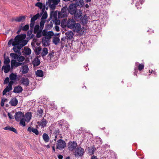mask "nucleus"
<instances>
[{"label":"nucleus","instance_id":"f257e3e1","mask_svg":"<svg viewBox=\"0 0 159 159\" xmlns=\"http://www.w3.org/2000/svg\"><path fill=\"white\" fill-rule=\"evenodd\" d=\"M26 37L25 34H21L17 35L14 39H11L8 43V45L11 44L14 46L13 49L15 52H18L21 48L25 45L27 41L24 39Z\"/></svg>","mask_w":159,"mask_h":159},{"label":"nucleus","instance_id":"f03ea898","mask_svg":"<svg viewBox=\"0 0 159 159\" xmlns=\"http://www.w3.org/2000/svg\"><path fill=\"white\" fill-rule=\"evenodd\" d=\"M60 1V0H48L46 3V9L48 10L49 7L51 10H54Z\"/></svg>","mask_w":159,"mask_h":159},{"label":"nucleus","instance_id":"7ed1b4c3","mask_svg":"<svg viewBox=\"0 0 159 159\" xmlns=\"http://www.w3.org/2000/svg\"><path fill=\"white\" fill-rule=\"evenodd\" d=\"M77 8L75 4H71L68 7L69 13L71 15H74L77 11Z\"/></svg>","mask_w":159,"mask_h":159},{"label":"nucleus","instance_id":"20e7f679","mask_svg":"<svg viewBox=\"0 0 159 159\" xmlns=\"http://www.w3.org/2000/svg\"><path fill=\"white\" fill-rule=\"evenodd\" d=\"M68 8H67V7H64L61 9V17H67L69 14Z\"/></svg>","mask_w":159,"mask_h":159},{"label":"nucleus","instance_id":"39448f33","mask_svg":"<svg viewBox=\"0 0 159 159\" xmlns=\"http://www.w3.org/2000/svg\"><path fill=\"white\" fill-rule=\"evenodd\" d=\"M24 113L21 111H18L15 113V117L16 120L19 121L22 119H23L24 116Z\"/></svg>","mask_w":159,"mask_h":159},{"label":"nucleus","instance_id":"423d86ee","mask_svg":"<svg viewBox=\"0 0 159 159\" xmlns=\"http://www.w3.org/2000/svg\"><path fill=\"white\" fill-rule=\"evenodd\" d=\"M77 146L76 142L75 141L69 142L68 145V148L70 151H73Z\"/></svg>","mask_w":159,"mask_h":159},{"label":"nucleus","instance_id":"0eeeda50","mask_svg":"<svg viewBox=\"0 0 159 159\" xmlns=\"http://www.w3.org/2000/svg\"><path fill=\"white\" fill-rule=\"evenodd\" d=\"M82 12L80 10H78L74 14V19L77 21H79L82 18Z\"/></svg>","mask_w":159,"mask_h":159},{"label":"nucleus","instance_id":"6e6552de","mask_svg":"<svg viewBox=\"0 0 159 159\" xmlns=\"http://www.w3.org/2000/svg\"><path fill=\"white\" fill-rule=\"evenodd\" d=\"M75 21L72 19L70 18L68 20L67 22V26L70 29H72L74 28Z\"/></svg>","mask_w":159,"mask_h":159},{"label":"nucleus","instance_id":"1a4fd4ad","mask_svg":"<svg viewBox=\"0 0 159 159\" xmlns=\"http://www.w3.org/2000/svg\"><path fill=\"white\" fill-rule=\"evenodd\" d=\"M66 146V143L63 140L60 139L57 141V147L59 149H62Z\"/></svg>","mask_w":159,"mask_h":159},{"label":"nucleus","instance_id":"9d476101","mask_svg":"<svg viewBox=\"0 0 159 159\" xmlns=\"http://www.w3.org/2000/svg\"><path fill=\"white\" fill-rule=\"evenodd\" d=\"M84 150L80 147L77 148L75 150L76 156H82L84 153Z\"/></svg>","mask_w":159,"mask_h":159},{"label":"nucleus","instance_id":"9b49d317","mask_svg":"<svg viewBox=\"0 0 159 159\" xmlns=\"http://www.w3.org/2000/svg\"><path fill=\"white\" fill-rule=\"evenodd\" d=\"M22 64H24L23 63L17 62L15 60H12L11 61V66L12 68L13 66H15L16 67H17L21 65Z\"/></svg>","mask_w":159,"mask_h":159},{"label":"nucleus","instance_id":"f8f14e48","mask_svg":"<svg viewBox=\"0 0 159 159\" xmlns=\"http://www.w3.org/2000/svg\"><path fill=\"white\" fill-rule=\"evenodd\" d=\"M75 1V4L76 7L81 8L84 6V3L83 0H76Z\"/></svg>","mask_w":159,"mask_h":159},{"label":"nucleus","instance_id":"ddd939ff","mask_svg":"<svg viewBox=\"0 0 159 159\" xmlns=\"http://www.w3.org/2000/svg\"><path fill=\"white\" fill-rule=\"evenodd\" d=\"M25 16L16 17L15 18H12V21L15 20L18 22H23L25 20Z\"/></svg>","mask_w":159,"mask_h":159},{"label":"nucleus","instance_id":"4468645a","mask_svg":"<svg viewBox=\"0 0 159 159\" xmlns=\"http://www.w3.org/2000/svg\"><path fill=\"white\" fill-rule=\"evenodd\" d=\"M40 63V61L39 59L38 56H37L36 57L34 58L32 62V63L34 66H38Z\"/></svg>","mask_w":159,"mask_h":159},{"label":"nucleus","instance_id":"2eb2a0df","mask_svg":"<svg viewBox=\"0 0 159 159\" xmlns=\"http://www.w3.org/2000/svg\"><path fill=\"white\" fill-rule=\"evenodd\" d=\"M20 82L22 84L26 86L28 85L29 83L28 79L24 77L22 78L20 80Z\"/></svg>","mask_w":159,"mask_h":159},{"label":"nucleus","instance_id":"dca6fc26","mask_svg":"<svg viewBox=\"0 0 159 159\" xmlns=\"http://www.w3.org/2000/svg\"><path fill=\"white\" fill-rule=\"evenodd\" d=\"M66 37L67 39H72L74 35L73 33L71 31H68L65 33Z\"/></svg>","mask_w":159,"mask_h":159},{"label":"nucleus","instance_id":"f3484780","mask_svg":"<svg viewBox=\"0 0 159 159\" xmlns=\"http://www.w3.org/2000/svg\"><path fill=\"white\" fill-rule=\"evenodd\" d=\"M29 71V68L27 65H25L22 66V68L20 71H22V74H26Z\"/></svg>","mask_w":159,"mask_h":159},{"label":"nucleus","instance_id":"a211bd4d","mask_svg":"<svg viewBox=\"0 0 159 159\" xmlns=\"http://www.w3.org/2000/svg\"><path fill=\"white\" fill-rule=\"evenodd\" d=\"M22 91V87L20 86H17L15 87L13 92L16 93H19L21 92Z\"/></svg>","mask_w":159,"mask_h":159},{"label":"nucleus","instance_id":"6ab92c4d","mask_svg":"<svg viewBox=\"0 0 159 159\" xmlns=\"http://www.w3.org/2000/svg\"><path fill=\"white\" fill-rule=\"evenodd\" d=\"M27 130L30 132H32L36 135H38L39 134L38 130L33 127H29L27 129Z\"/></svg>","mask_w":159,"mask_h":159},{"label":"nucleus","instance_id":"aec40b11","mask_svg":"<svg viewBox=\"0 0 159 159\" xmlns=\"http://www.w3.org/2000/svg\"><path fill=\"white\" fill-rule=\"evenodd\" d=\"M49 39L45 37L42 39V43L44 46H47L49 45Z\"/></svg>","mask_w":159,"mask_h":159},{"label":"nucleus","instance_id":"412c9836","mask_svg":"<svg viewBox=\"0 0 159 159\" xmlns=\"http://www.w3.org/2000/svg\"><path fill=\"white\" fill-rule=\"evenodd\" d=\"M17 99L15 98H13L9 102V104L12 106H16L18 103Z\"/></svg>","mask_w":159,"mask_h":159},{"label":"nucleus","instance_id":"4be33fe9","mask_svg":"<svg viewBox=\"0 0 159 159\" xmlns=\"http://www.w3.org/2000/svg\"><path fill=\"white\" fill-rule=\"evenodd\" d=\"M74 28H72L75 32H78L81 30V25L79 23H76L75 24Z\"/></svg>","mask_w":159,"mask_h":159},{"label":"nucleus","instance_id":"5701e85b","mask_svg":"<svg viewBox=\"0 0 159 159\" xmlns=\"http://www.w3.org/2000/svg\"><path fill=\"white\" fill-rule=\"evenodd\" d=\"M10 66L9 65H7L6 66H3L2 67V70H4V72L6 73H7L10 71Z\"/></svg>","mask_w":159,"mask_h":159},{"label":"nucleus","instance_id":"b1692460","mask_svg":"<svg viewBox=\"0 0 159 159\" xmlns=\"http://www.w3.org/2000/svg\"><path fill=\"white\" fill-rule=\"evenodd\" d=\"M32 115L31 112H28L25 114V121L29 122L31 118Z\"/></svg>","mask_w":159,"mask_h":159},{"label":"nucleus","instance_id":"393cba45","mask_svg":"<svg viewBox=\"0 0 159 159\" xmlns=\"http://www.w3.org/2000/svg\"><path fill=\"white\" fill-rule=\"evenodd\" d=\"M57 13L56 11H51L50 18L51 19L54 18L55 19L57 18Z\"/></svg>","mask_w":159,"mask_h":159},{"label":"nucleus","instance_id":"a878e982","mask_svg":"<svg viewBox=\"0 0 159 159\" xmlns=\"http://www.w3.org/2000/svg\"><path fill=\"white\" fill-rule=\"evenodd\" d=\"M48 49L46 48H44L42 49V51L41 53V56L43 57L45 56L48 53Z\"/></svg>","mask_w":159,"mask_h":159},{"label":"nucleus","instance_id":"bb28decb","mask_svg":"<svg viewBox=\"0 0 159 159\" xmlns=\"http://www.w3.org/2000/svg\"><path fill=\"white\" fill-rule=\"evenodd\" d=\"M9 78L11 80L15 81L17 78V75L16 74L12 73L10 75Z\"/></svg>","mask_w":159,"mask_h":159},{"label":"nucleus","instance_id":"cd10ccee","mask_svg":"<svg viewBox=\"0 0 159 159\" xmlns=\"http://www.w3.org/2000/svg\"><path fill=\"white\" fill-rule=\"evenodd\" d=\"M36 75L39 77H42L43 76V72L41 70H38L35 73Z\"/></svg>","mask_w":159,"mask_h":159},{"label":"nucleus","instance_id":"c85d7f7f","mask_svg":"<svg viewBox=\"0 0 159 159\" xmlns=\"http://www.w3.org/2000/svg\"><path fill=\"white\" fill-rule=\"evenodd\" d=\"M43 138L44 141L47 143L49 141V137L48 135L46 133H44L43 135Z\"/></svg>","mask_w":159,"mask_h":159},{"label":"nucleus","instance_id":"c756f323","mask_svg":"<svg viewBox=\"0 0 159 159\" xmlns=\"http://www.w3.org/2000/svg\"><path fill=\"white\" fill-rule=\"evenodd\" d=\"M12 89V88L11 87L9 86L8 85L7 86L4 90L2 92L3 95H5L7 92H8L11 90Z\"/></svg>","mask_w":159,"mask_h":159},{"label":"nucleus","instance_id":"7c9ffc66","mask_svg":"<svg viewBox=\"0 0 159 159\" xmlns=\"http://www.w3.org/2000/svg\"><path fill=\"white\" fill-rule=\"evenodd\" d=\"M86 17L85 15L84 17L82 16L81 19L79 21H80L81 23H82L83 25L86 24L87 22Z\"/></svg>","mask_w":159,"mask_h":159},{"label":"nucleus","instance_id":"2f4dec72","mask_svg":"<svg viewBox=\"0 0 159 159\" xmlns=\"http://www.w3.org/2000/svg\"><path fill=\"white\" fill-rule=\"evenodd\" d=\"M44 117L45 116H44ZM47 123V121L43 118L41 120L40 125L42 127H44L46 126Z\"/></svg>","mask_w":159,"mask_h":159},{"label":"nucleus","instance_id":"473e14b6","mask_svg":"<svg viewBox=\"0 0 159 159\" xmlns=\"http://www.w3.org/2000/svg\"><path fill=\"white\" fill-rule=\"evenodd\" d=\"M54 56V52L52 51L50 52H49L47 56V58L49 59L50 61H51V58Z\"/></svg>","mask_w":159,"mask_h":159},{"label":"nucleus","instance_id":"72a5a7b5","mask_svg":"<svg viewBox=\"0 0 159 159\" xmlns=\"http://www.w3.org/2000/svg\"><path fill=\"white\" fill-rule=\"evenodd\" d=\"M43 112V111L42 109H38L37 111V116L40 118L42 117Z\"/></svg>","mask_w":159,"mask_h":159},{"label":"nucleus","instance_id":"f704fd0d","mask_svg":"<svg viewBox=\"0 0 159 159\" xmlns=\"http://www.w3.org/2000/svg\"><path fill=\"white\" fill-rule=\"evenodd\" d=\"M60 41L59 38L57 37L53 38L52 39L53 43L55 45H57L58 43H59Z\"/></svg>","mask_w":159,"mask_h":159},{"label":"nucleus","instance_id":"c9c22d12","mask_svg":"<svg viewBox=\"0 0 159 159\" xmlns=\"http://www.w3.org/2000/svg\"><path fill=\"white\" fill-rule=\"evenodd\" d=\"M53 34L54 33L52 32L49 31L48 32L47 35L46 37V38H47L48 39H50L51 38L52 36L53 35Z\"/></svg>","mask_w":159,"mask_h":159},{"label":"nucleus","instance_id":"e433bc0d","mask_svg":"<svg viewBox=\"0 0 159 159\" xmlns=\"http://www.w3.org/2000/svg\"><path fill=\"white\" fill-rule=\"evenodd\" d=\"M53 133L54 134V135H55V139H54V140L55 141H56V138L57 137V135H58L60 133V131H59V129H56L54 130Z\"/></svg>","mask_w":159,"mask_h":159},{"label":"nucleus","instance_id":"4c0bfd02","mask_svg":"<svg viewBox=\"0 0 159 159\" xmlns=\"http://www.w3.org/2000/svg\"><path fill=\"white\" fill-rule=\"evenodd\" d=\"M40 30V29H39V26L38 25H36L34 28V34H36L37 33V32L39 31Z\"/></svg>","mask_w":159,"mask_h":159},{"label":"nucleus","instance_id":"58836bf2","mask_svg":"<svg viewBox=\"0 0 159 159\" xmlns=\"http://www.w3.org/2000/svg\"><path fill=\"white\" fill-rule=\"evenodd\" d=\"M10 62V59L8 57H4V63L6 65H8V64Z\"/></svg>","mask_w":159,"mask_h":159},{"label":"nucleus","instance_id":"ea45409f","mask_svg":"<svg viewBox=\"0 0 159 159\" xmlns=\"http://www.w3.org/2000/svg\"><path fill=\"white\" fill-rule=\"evenodd\" d=\"M42 30L41 29H40L39 31L37 32V33H36V37L37 38H40L42 36Z\"/></svg>","mask_w":159,"mask_h":159},{"label":"nucleus","instance_id":"a19ab883","mask_svg":"<svg viewBox=\"0 0 159 159\" xmlns=\"http://www.w3.org/2000/svg\"><path fill=\"white\" fill-rule=\"evenodd\" d=\"M29 28V25H26L24 26H21V29L23 31H27Z\"/></svg>","mask_w":159,"mask_h":159},{"label":"nucleus","instance_id":"79ce46f5","mask_svg":"<svg viewBox=\"0 0 159 159\" xmlns=\"http://www.w3.org/2000/svg\"><path fill=\"white\" fill-rule=\"evenodd\" d=\"M35 23L30 22V33L31 34L32 33L33 28L34 26Z\"/></svg>","mask_w":159,"mask_h":159},{"label":"nucleus","instance_id":"37998d69","mask_svg":"<svg viewBox=\"0 0 159 159\" xmlns=\"http://www.w3.org/2000/svg\"><path fill=\"white\" fill-rule=\"evenodd\" d=\"M31 52V50L30 48L26 49L25 51V53L27 55H29Z\"/></svg>","mask_w":159,"mask_h":159},{"label":"nucleus","instance_id":"c03bdc74","mask_svg":"<svg viewBox=\"0 0 159 159\" xmlns=\"http://www.w3.org/2000/svg\"><path fill=\"white\" fill-rule=\"evenodd\" d=\"M10 56L11 57L14 59H16L18 57V55L17 54L14 53H11L10 54Z\"/></svg>","mask_w":159,"mask_h":159},{"label":"nucleus","instance_id":"a18cd8bd","mask_svg":"<svg viewBox=\"0 0 159 159\" xmlns=\"http://www.w3.org/2000/svg\"><path fill=\"white\" fill-rule=\"evenodd\" d=\"M17 60L18 61H24L25 59V58L23 56H20L19 57H18V58H17Z\"/></svg>","mask_w":159,"mask_h":159},{"label":"nucleus","instance_id":"49530a36","mask_svg":"<svg viewBox=\"0 0 159 159\" xmlns=\"http://www.w3.org/2000/svg\"><path fill=\"white\" fill-rule=\"evenodd\" d=\"M35 6L36 7H38L40 9H42V8L43 5L42 3L40 2H38L35 4Z\"/></svg>","mask_w":159,"mask_h":159},{"label":"nucleus","instance_id":"de8ad7c7","mask_svg":"<svg viewBox=\"0 0 159 159\" xmlns=\"http://www.w3.org/2000/svg\"><path fill=\"white\" fill-rule=\"evenodd\" d=\"M48 16V14L46 11L45 12L41 17V20H45L46 19Z\"/></svg>","mask_w":159,"mask_h":159},{"label":"nucleus","instance_id":"09e8293b","mask_svg":"<svg viewBox=\"0 0 159 159\" xmlns=\"http://www.w3.org/2000/svg\"><path fill=\"white\" fill-rule=\"evenodd\" d=\"M45 23V21L43 20H42L40 21V29L43 30L44 26V24Z\"/></svg>","mask_w":159,"mask_h":159},{"label":"nucleus","instance_id":"8fccbe9b","mask_svg":"<svg viewBox=\"0 0 159 159\" xmlns=\"http://www.w3.org/2000/svg\"><path fill=\"white\" fill-rule=\"evenodd\" d=\"M7 100V99L6 98H2L1 102V106L2 107L3 106L4 104V102Z\"/></svg>","mask_w":159,"mask_h":159},{"label":"nucleus","instance_id":"3c124183","mask_svg":"<svg viewBox=\"0 0 159 159\" xmlns=\"http://www.w3.org/2000/svg\"><path fill=\"white\" fill-rule=\"evenodd\" d=\"M20 120V125H22L23 126H25V121L23 120V119H22Z\"/></svg>","mask_w":159,"mask_h":159},{"label":"nucleus","instance_id":"603ef678","mask_svg":"<svg viewBox=\"0 0 159 159\" xmlns=\"http://www.w3.org/2000/svg\"><path fill=\"white\" fill-rule=\"evenodd\" d=\"M9 78L7 77L4 80L3 82L4 84H6L9 83Z\"/></svg>","mask_w":159,"mask_h":159},{"label":"nucleus","instance_id":"864d4df0","mask_svg":"<svg viewBox=\"0 0 159 159\" xmlns=\"http://www.w3.org/2000/svg\"><path fill=\"white\" fill-rule=\"evenodd\" d=\"M144 65L142 64H139L138 66V69L139 70H141L144 68Z\"/></svg>","mask_w":159,"mask_h":159},{"label":"nucleus","instance_id":"5fc2aeb1","mask_svg":"<svg viewBox=\"0 0 159 159\" xmlns=\"http://www.w3.org/2000/svg\"><path fill=\"white\" fill-rule=\"evenodd\" d=\"M35 17H34V18L35 20H36L38 18H39V17H40V16L39 13H37L33 17H35Z\"/></svg>","mask_w":159,"mask_h":159},{"label":"nucleus","instance_id":"6e6d98bb","mask_svg":"<svg viewBox=\"0 0 159 159\" xmlns=\"http://www.w3.org/2000/svg\"><path fill=\"white\" fill-rule=\"evenodd\" d=\"M10 131H13L16 133H17V131L16 129L13 127H10Z\"/></svg>","mask_w":159,"mask_h":159},{"label":"nucleus","instance_id":"4d7b16f0","mask_svg":"<svg viewBox=\"0 0 159 159\" xmlns=\"http://www.w3.org/2000/svg\"><path fill=\"white\" fill-rule=\"evenodd\" d=\"M47 33V31L46 30H43V31L42 32V34L43 36H46Z\"/></svg>","mask_w":159,"mask_h":159},{"label":"nucleus","instance_id":"13d9d810","mask_svg":"<svg viewBox=\"0 0 159 159\" xmlns=\"http://www.w3.org/2000/svg\"><path fill=\"white\" fill-rule=\"evenodd\" d=\"M14 81H13V80H11V81H10L9 82V84H8L9 86L11 87L12 88V85L13 84H14Z\"/></svg>","mask_w":159,"mask_h":159},{"label":"nucleus","instance_id":"bf43d9fd","mask_svg":"<svg viewBox=\"0 0 159 159\" xmlns=\"http://www.w3.org/2000/svg\"><path fill=\"white\" fill-rule=\"evenodd\" d=\"M96 150V148L95 147H93L91 150L92 152H90V154L93 155L94 154V153Z\"/></svg>","mask_w":159,"mask_h":159},{"label":"nucleus","instance_id":"052dcab7","mask_svg":"<svg viewBox=\"0 0 159 159\" xmlns=\"http://www.w3.org/2000/svg\"><path fill=\"white\" fill-rule=\"evenodd\" d=\"M8 116L9 117L10 119H12L13 118V116H12L11 113H8Z\"/></svg>","mask_w":159,"mask_h":159},{"label":"nucleus","instance_id":"680f3d73","mask_svg":"<svg viewBox=\"0 0 159 159\" xmlns=\"http://www.w3.org/2000/svg\"><path fill=\"white\" fill-rule=\"evenodd\" d=\"M53 22H54L56 24H59L60 23V20L56 19H55L53 21Z\"/></svg>","mask_w":159,"mask_h":159},{"label":"nucleus","instance_id":"e2e57ef3","mask_svg":"<svg viewBox=\"0 0 159 159\" xmlns=\"http://www.w3.org/2000/svg\"><path fill=\"white\" fill-rule=\"evenodd\" d=\"M10 127L9 126H7L6 127H4L3 129L5 130H10Z\"/></svg>","mask_w":159,"mask_h":159},{"label":"nucleus","instance_id":"0e129e2a","mask_svg":"<svg viewBox=\"0 0 159 159\" xmlns=\"http://www.w3.org/2000/svg\"><path fill=\"white\" fill-rule=\"evenodd\" d=\"M37 50V52L38 53H37V54H39V52L41 50V48L40 47H38Z\"/></svg>","mask_w":159,"mask_h":159},{"label":"nucleus","instance_id":"69168bd1","mask_svg":"<svg viewBox=\"0 0 159 159\" xmlns=\"http://www.w3.org/2000/svg\"><path fill=\"white\" fill-rule=\"evenodd\" d=\"M34 17H35H35H33L31 18V20H30V22L35 23V20H34Z\"/></svg>","mask_w":159,"mask_h":159},{"label":"nucleus","instance_id":"338daca9","mask_svg":"<svg viewBox=\"0 0 159 159\" xmlns=\"http://www.w3.org/2000/svg\"><path fill=\"white\" fill-rule=\"evenodd\" d=\"M58 158L59 159H62L63 158V156L62 155H59L58 156Z\"/></svg>","mask_w":159,"mask_h":159},{"label":"nucleus","instance_id":"774afa93","mask_svg":"<svg viewBox=\"0 0 159 159\" xmlns=\"http://www.w3.org/2000/svg\"><path fill=\"white\" fill-rule=\"evenodd\" d=\"M91 159H98L97 157L94 156H93L92 157Z\"/></svg>","mask_w":159,"mask_h":159}]
</instances>
